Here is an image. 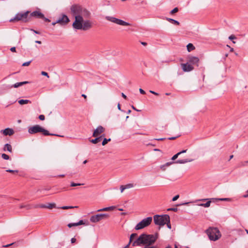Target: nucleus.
<instances>
[{
  "mask_svg": "<svg viewBox=\"0 0 248 248\" xmlns=\"http://www.w3.org/2000/svg\"><path fill=\"white\" fill-rule=\"evenodd\" d=\"M157 237V233H156L155 235L142 233L133 242L132 246L133 247L140 246L141 245H145V246H150L155 242Z\"/></svg>",
  "mask_w": 248,
  "mask_h": 248,
  "instance_id": "obj_1",
  "label": "nucleus"
},
{
  "mask_svg": "<svg viewBox=\"0 0 248 248\" xmlns=\"http://www.w3.org/2000/svg\"><path fill=\"white\" fill-rule=\"evenodd\" d=\"M72 27L75 30L87 31L92 27V22L89 20H84L80 16L75 17V20L73 23Z\"/></svg>",
  "mask_w": 248,
  "mask_h": 248,
  "instance_id": "obj_2",
  "label": "nucleus"
},
{
  "mask_svg": "<svg viewBox=\"0 0 248 248\" xmlns=\"http://www.w3.org/2000/svg\"><path fill=\"white\" fill-rule=\"evenodd\" d=\"M28 132L31 134H33L38 132H42L45 136L55 135L57 136L62 137V136L59 135L53 134L50 133L47 130L43 128L39 125H35L29 128Z\"/></svg>",
  "mask_w": 248,
  "mask_h": 248,
  "instance_id": "obj_3",
  "label": "nucleus"
},
{
  "mask_svg": "<svg viewBox=\"0 0 248 248\" xmlns=\"http://www.w3.org/2000/svg\"><path fill=\"white\" fill-rule=\"evenodd\" d=\"M170 216L168 215L165 214L163 215H155L154 216V221L155 225L159 226L158 230L160 229V227L163 226L166 224L168 219L169 218Z\"/></svg>",
  "mask_w": 248,
  "mask_h": 248,
  "instance_id": "obj_4",
  "label": "nucleus"
},
{
  "mask_svg": "<svg viewBox=\"0 0 248 248\" xmlns=\"http://www.w3.org/2000/svg\"><path fill=\"white\" fill-rule=\"evenodd\" d=\"M206 232L210 240L216 241L221 236L218 229L217 228H209L206 231Z\"/></svg>",
  "mask_w": 248,
  "mask_h": 248,
  "instance_id": "obj_5",
  "label": "nucleus"
},
{
  "mask_svg": "<svg viewBox=\"0 0 248 248\" xmlns=\"http://www.w3.org/2000/svg\"><path fill=\"white\" fill-rule=\"evenodd\" d=\"M152 220L153 218L151 217L144 218L137 224L135 227V229L136 230H139L148 226L151 223Z\"/></svg>",
  "mask_w": 248,
  "mask_h": 248,
  "instance_id": "obj_6",
  "label": "nucleus"
},
{
  "mask_svg": "<svg viewBox=\"0 0 248 248\" xmlns=\"http://www.w3.org/2000/svg\"><path fill=\"white\" fill-rule=\"evenodd\" d=\"M28 11L24 13H18L15 16L14 18L10 20V22L22 21L24 22H26L28 21Z\"/></svg>",
  "mask_w": 248,
  "mask_h": 248,
  "instance_id": "obj_7",
  "label": "nucleus"
},
{
  "mask_svg": "<svg viewBox=\"0 0 248 248\" xmlns=\"http://www.w3.org/2000/svg\"><path fill=\"white\" fill-rule=\"evenodd\" d=\"M105 18L111 22L114 23L115 24H117L118 25H122V26H129L130 25V24L127 22H125L122 19H120L118 18H117L113 16H106Z\"/></svg>",
  "mask_w": 248,
  "mask_h": 248,
  "instance_id": "obj_8",
  "label": "nucleus"
},
{
  "mask_svg": "<svg viewBox=\"0 0 248 248\" xmlns=\"http://www.w3.org/2000/svg\"><path fill=\"white\" fill-rule=\"evenodd\" d=\"M109 215L108 214H100L92 216L90 218V221L92 222L96 223L103 219H106L108 218Z\"/></svg>",
  "mask_w": 248,
  "mask_h": 248,
  "instance_id": "obj_9",
  "label": "nucleus"
},
{
  "mask_svg": "<svg viewBox=\"0 0 248 248\" xmlns=\"http://www.w3.org/2000/svg\"><path fill=\"white\" fill-rule=\"evenodd\" d=\"M83 7L80 5L75 4L71 6L70 10L75 17L77 16H80V14L83 9Z\"/></svg>",
  "mask_w": 248,
  "mask_h": 248,
  "instance_id": "obj_10",
  "label": "nucleus"
},
{
  "mask_svg": "<svg viewBox=\"0 0 248 248\" xmlns=\"http://www.w3.org/2000/svg\"><path fill=\"white\" fill-rule=\"evenodd\" d=\"M55 207V204L52 203H47L46 204H36L34 206V208H48L52 209Z\"/></svg>",
  "mask_w": 248,
  "mask_h": 248,
  "instance_id": "obj_11",
  "label": "nucleus"
},
{
  "mask_svg": "<svg viewBox=\"0 0 248 248\" xmlns=\"http://www.w3.org/2000/svg\"><path fill=\"white\" fill-rule=\"evenodd\" d=\"M181 66L184 72H188L193 70L194 67L188 62L186 63H182Z\"/></svg>",
  "mask_w": 248,
  "mask_h": 248,
  "instance_id": "obj_12",
  "label": "nucleus"
},
{
  "mask_svg": "<svg viewBox=\"0 0 248 248\" xmlns=\"http://www.w3.org/2000/svg\"><path fill=\"white\" fill-rule=\"evenodd\" d=\"M105 131V128L100 125V126H98L94 131L93 133V136L94 137H99V135L102 133L103 132H104Z\"/></svg>",
  "mask_w": 248,
  "mask_h": 248,
  "instance_id": "obj_13",
  "label": "nucleus"
},
{
  "mask_svg": "<svg viewBox=\"0 0 248 248\" xmlns=\"http://www.w3.org/2000/svg\"><path fill=\"white\" fill-rule=\"evenodd\" d=\"M199 62V59L197 57L190 56L188 57V62L191 65H196L197 66H198Z\"/></svg>",
  "mask_w": 248,
  "mask_h": 248,
  "instance_id": "obj_14",
  "label": "nucleus"
},
{
  "mask_svg": "<svg viewBox=\"0 0 248 248\" xmlns=\"http://www.w3.org/2000/svg\"><path fill=\"white\" fill-rule=\"evenodd\" d=\"M0 133L4 136H12L14 134V131L12 128H7L4 130H1Z\"/></svg>",
  "mask_w": 248,
  "mask_h": 248,
  "instance_id": "obj_15",
  "label": "nucleus"
},
{
  "mask_svg": "<svg viewBox=\"0 0 248 248\" xmlns=\"http://www.w3.org/2000/svg\"><path fill=\"white\" fill-rule=\"evenodd\" d=\"M91 13L86 8H83L81 14L80 16H81L83 19L84 18H89L90 16Z\"/></svg>",
  "mask_w": 248,
  "mask_h": 248,
  "instance_id": "obj_16",
  "label": "nucleus"
},
{
  "mask_svg": "<svg viewBox=\"0 0 248 248\" xmlns=\"http://www.w3.org/2000/svg\"><path fill=\"white\" fill-rule=\"evenodd\" d=\"M31 16H34L39 18H44V15L39 11H34L31 13Z\"/></svg>",
  "mask_w": 248,
  "mask_h": 248,
  "instance_id": "obj_17",
  "label": "nucleus"
},
{
  "mask_svg": "<svg viewBox=\"0 0 248 248\" xmlns=\"http://www.w3.org/2000/svg\"><path fill=\"white\" fill-rule=\"evenodd\" d=\"M104 136V135H102L99 137H95L94 139L90 140V141L93 144H96L98 142H100L102 138Z\"/></svg>",
  "mask_w": 248,
  "mask_h": 248,
  "instance_id": "obj_18",
  "label": "nucleus"
},
{
  "mask_svg": "<svg viewBox=\"0 0 248 248\" xmlns=\"http://www.w3.org/2000/svg\"><path fill=\"white\" fill-rule=\"evenodd\" d=\"M85 224L84 221L83 220H80L77 223H69L67 226L69 228H71L73 226H77L78 225H84Z\"/></svg>",
  "mask_w": 248,
  "mask_h": 248,
  "instance_id": "obj_19",
  "label": "nucleus"
},
{
  "mask_svg": "<svg viewBox=\"0 0 248 248\" xmlns=\"http://www.w3.org/2000/svg\"><path fill=\"white\" fill-rule=\"evenodd\" d=\"M193 161V159H178L174 162V163L177 164H185L187 162H190Z\"/></svg>",
  "mask_w": 248,
  "mask_h": 248,
  "instance_id": "obj_20",
  "label": "nucleus"
},
{
  "mask_svg": "<svg viewBox=\"0 0 248 248\" xmlns=\"http://www.w3.org/2000/svg\"><path fill=\"white\" fill-rule=\"evenodd\" d=\"M3 151H8V152L11 153L12 152V146L10 144H8V143L5 144L3 147Z\"/></svg>",
  "mask_w": 248,
  "mask_h": 248,
  "instance_id": "obj_21",
  "label": "nucleus"
},
{
  "mask_svg": "<svg viewBox=\"0 0 248 248\" xmlns=\"http://www.w3.org/2000/svg\"><path fill=\"white\" fill-rule=\"evenodd\" d=\"M115 206H109L108 207H105L103 208L97 210L98 212H101V211H112L115 208Z\"/></svg>",
  "mask_w": 248,
  "mask_h": 248,
  "instance_id": "obj_22",
  "label": "nucleus"
},
{
  "mask_svg": "<svg viewBox=\"0 0 248 248\" xmlns=\"http://www.w3.org/2000/svg\"><path fill=\"white\" fill-rule=\"evenodd\" d=\"M213 202L217 201H231V199L230 198H213L211 199Z\"/></svg>",
  "mask_w": 248,
  "mask_h": 248,
  "instance_id": "obj_23",
  "label": "nucleus"
},
{
  "mask_svg": "<svg viewBox=\"0 0 248 248\" xmlns=\"http://www.w3.org/2000/svg\"><path fill=\"white\" fill-rule=\"evenodd\" d=\"M34 205H30V204H27V205H24V204H21L20 205V208H26V209L27 210H30V209H31L33 208H34Z\"/></svg>",
  "mask_w": 248,
  "mask_h": 248,
  "instance_id": "obj_24",
  "label": "nucleus"
},
{
  "mask_svg": "<svg viewBox=\"0 0 248 248\" xmlns=\"http://www.w3.org/2000/svg\"><path fill=\"white\" fill-rule=\"evenodd\" d=\"M186 47H187V50L188 52H190V51L193 50L194 49H195V46L191 43H189L187 45Z\"/></svg>",
  "mask_w": 248,
  "mask_h": 248,
  "instance_id": "obj_25",
  "label": "nucleus"
},
{
  "mask_svg": "<svg viewBox=\"0 0 248 248\" xmlns=\"http://www.w3.org/2000/svg\"><path fill=\"white\" fill-rule=\"evenodd\" d=\"M211 201H208L205 203H201L199 204V206H203L204 207H209L210 206Z\"/></svg>",
  "mask_w": 248,
  "mask_h": 248,
  "instance_id": "obj_26",
  "label": "nucleus"
},
{
  "mask_svg": "<svg viewBox=\"0 0 248 248\" xmlns=\"http://www.w3.org/2000/svg\"><path fill=\"white\" fill-rule=\"evenodd\" d=\"M18 102L20 105H24L28 104L29 103H31V101L29 100L21 99L18 100Z\"/></svg>",
  "mask_w": 248,
  "mask_h": 248,
  "instance_id": "obj_27",
  "label": "nucleus"
},
{
  "mask_svg": "<svg viewBox=\"0 0 248 248\" xmlns=\"http://www.w3.org/2000/svg\"><path fill=\"white\" fill-rule=\"evenodd\" d=\"M167 20L170 22H171L172 24H176L177 25H179L180 24V23L173 19L170 18H167Z\"/></svg>",
  "mask_w": 248,
  "mask_h": 248,
  "instance_id": "obj_28",
  "label": "nucleus"
},
{
  "mask_svg": "<svg viewBox=\"0 0 248 248\" xmlns=\"http://www.w3.org/2000/svg\"><path fill=\"white\" fill-rule=\"evenodd\" d=\"M174 163V162H169L165 164L164 165H163L160 166V169H162L163 170H164L165 169H163V167H168L170 166V165Z\"/></svg>",
  "mask_w": 248,
  "mask_h": 248,
  "instance_id": "obj_29",
  "label": "nucleus"
},
{
  "mask_svg": "<svg viewBox=\"0 0 248 248\" xmlns=\"http://www.w3.org/2000/svg\"><path fill=\"white\" fill-rule=\"evenodd\" d=\"M49 189L48 188H43L42 189H39L38 190H37V192H40L41 193L46 194V193L45 191L49 190Z\"/></svg>",
  "mask_w": 248,
  "mask_h": 248,
  "instance_id": "obj_30",
  "label": "nucleus"
},
{
  "mask_svg": "<svg viewBox=\"0 0 248 248\" xmlns=\"http://www.w3.org/2000/svg\"><path fill=\"white\" fill-rule=\"evenodd\" d=\"M6 87L7 88V89H11L13 87H14V88H18L19 87V85L18 84V82L15 83V84L13 85H7L6 86Z\"/></svg>",
  "mask_w": 248,
  "mask_h": 248,
  "instance_id": "obj_31",
  "label": "nucleus"
},
{
  "mask_svg": "<svg viewBox=\"0 0 248 248\" xmlns=\"http://www.w3.org/2000/svg\"><path fill=\"white\" fill-rule=\"evenodd\" d=\"M110 140H111V139H110V138H109V139L105 138L102 142V145L104 146L106 144H107L108 141H110Z\"/></svg>",
  "mask_w": 248,
  "mask_h": 248,
  "instance_id": "obj_32",
  "label": "nucleus"
},
{
  "mask_svg": "<svg viewBox=\"0 0 248 248\" xmlns=\"http://www.w3.org/2000/svg\"><path fill=\"white\" fill-rule=\"evenodd\" d=\"M137 236V234L135 233H132L130 236V240H129V244L131 243L132 241V240L136 237Z\"/></svg>",
  "mask_w": 248,
  "mask_h": 248,
  "instance_id": "obj_33",
  "label": "nucleus"
},
{
  "mask_svg": "<svg viewBox=\"0 0 248 248\" xmlns=\"http://www.w3.org/2000/svg\"><path fill=\"white\" fill-rule=\"evenodd\" d=\"M247 163H248V161H246L241 162L239 164V167H241L246 166H247Z\"/></svg>",
  "mask_w": 248,
  "mask_h": 248,
  "instance_id": "obj_34",
  "label": "nucleus"
},
{
  "mask_svg": "<svg viewBox=\"0 0 248 248\" xmlns=\"http://www.w3.org/2000/svg\"><path fill=\"white\" fill-rule=\"evenodd\" d=\"M1 157L3 159L5 160H8L10 158L9 156L5 154H2L1 155Z\"/></svg>",
  "mask_w": 248,
  "mask_h": 248,
  "instance_id": "obj_35",
  "label": "nucleus"
},
{
  "mask_svg": "<svg viewBox=\"0 0 248 248\" xmlns=\"http://www.w3.org/2000/svg\"><path fill=\"white\" fill-rule=\"evenodd\" d=\"M168 220H167V221L166 222V224L167 225V227L170 229L171 227V224H170V217H169V218L168 219Z\"/></svg>",
  "mask_w": 248,
  "mask_h": 248,
  "instance_id": "obj_36",
  "label": "nucleus"
},
{
  "mask_svg": "<svg viewBox=\"0 0 248 248\" xmlns=\"http://www.w3.org/2000/svg\"><path fill=\"white\" fill-rule=\"evenodd\" d=\"M56 23H59L60 24H62V17L59 18V19L57 20V21L53 22L52 25H55Z\"/></svg>",
  "mask_w": 248,
  "mask_h": 248,
  "instance_id": "obj_37",
  "label": "nucleus"
},
{
  "mask_svg": "<svg viewBox=\"0 0 248 248\" xmlns=\"http://www.w3.org/2000/svg\"><path fill=\"white\" fill-rule=\"evenodd\" d=\"M69 21L67 16L63 14V22H68Z\"/></svg>",
  "mask_w": 248,
  "mask_h": 248,
  "instance_id": "obj_38",
  "label": "nucleus"
},
{
  "mask_svg": "<svg viewBox=\"0 0 248 248\" xmlns=\"http://www.w3.org/2000/svg\"><path fill=\"white\" fill-rule=\"evenodd\" d=\"M83 184H80V183H75L74 182H72L70 184L71 186H81L83 185Z\"/></svg>",
  "mask_w": 248,
  "mask_h": 248,
  "instance_id": "obj_39",
  "label": "nucleus"
},
{
  "mask_svg": "<svg viewBox=\"0 0 248 248\" xmlns=\"http://www.w3.org/2000/svg\"><path fill=\"white\" fill-rule=\"evenodd\" d=\"M77 206H63V209H72L74 208H77Z\"/></svg>",
  "mask_w": 248,
  "mask_h": 248,
  "instance_id": "obj_40",
  "label": "nucleus"
},
{
  "mask_svg": "<svg viewBox=\"0 0 248 248\" xmlns=\"http://www.w3.org/2000/svg\"><path fill=\"white\" fill-rule=\"evenodd\" d=\"M178 11V8L177 7H175L170 12V14H174L177 13Z\"/></svg>",
  "mask_w": 248,
  "mask_h": 248,
  "instance_id": "obj_41",
  "label": "nucleus"
},
{
  "mask_svg": "<svg viewBox=\"0 0 248 248\" xmlns=\"http://www.w3.org/2000/svg\"><path fill=\"white\" fill-rule=\"evenodd\" d=\"M236 38V37L234 35H231L229 37V39L232 40V43L234 44L235 43V42L233 41V40L235 39Z\"/></svg>",
  "mask_w": 248,
  "mask_h": 248,
  "instance_id": "obj_42",
  "label": "nucleus"
},
{
  "mask_svg": "<svg viewBox=\"0 0 248 248\" xmlns=\"http://www.w3.org/2000/svg\"><path fill=\"white\" fill-rule=\"evenodd\" d=\"M124 186L126 189H128L133 187L134 186V185L133 184H128L127 185H124Z\"/></svg>",
  "mask_w": 248,
  "mask_h": 248,
  "instance_id": "obj_43",
  "label": "nucleus"
},
{
  "mask_svg": "<svg viewBox=\"0 0 248 248\" xmlns=\"http://www.w3.org/2000/svg\"><path fill=\"white\" fill-rule=\"evenodd\" d=\"M168 211H171L174 212H177L178 211V208L176 207L170 208L167 209Z\"/></svg>",
  "mask_w": 248,
  "mask_h": 248,
  "instance_id": "obj_44",
  "label": "nucleus"
},
{
  "mask_svg": "<svg viewBox=\"0 0 248 248\" xmlns=\"http://www.w3.org/2000/svg\"><path fill=\"white\" fill-rule=\"evenodd\" d=\"M6 171L7 172H11V173H14V172L17 173L18 172V171L17 170H10V169L7 170Z\"/></svg>",
  "mask_w": 248,
  "mask_h": 248,
  "instance_id": "obj_45",
  "label": "nucleus"
},
{
  "mask_svg": "<svg viewBox=\"0 0 248 248\" xmlns=\"http://www.w3.org/2000/svg\"><path fill=\"white\" fill-rule=\"evenodd\" d=\"M28 83H29L28 81H23V82H18V84L19 85V87H20V86H22L23 85L26 84H27Z\"/></svg>",
  "mask_w": 248,
  "mask_h": 248,
  "instance_id": "obj_46",
  "label": "nucleus"
},
{
  "mask_svg": "<svg viewBox=\"0 0 248 248\" xmlns=\"http://www.w3.org/2000/svg\"><path fill=\"white\" fill-rule=\"evenodd\" d=\"M31 61H29V62H25L24 63H23L22 64V66H28L30 65V64L31 63Z\"/></svg>",
  "mask_w": 248,
  "mask_h": 248,
  "instance_id": "obj_47",
  "label": "nucleus"
},
{
  "mask_svg": "<svg viewBox=\"0 0 248 248\" xmlns=\"http://www.w3.org/2000/svg\"><path fill=\"white\" fill-rule=\"evenodd\" d=\"M125 187L124 186V185H122L120 186V190H121V192L122 193L124 189H125Z\"/></svg>",
  "mask_w": 248,
  "mask_h": 248,
  "instance_id": "obj_48",
  "label": "nucleus"
},
{
  "mask_svg": "<svg viewBox=\"0 0 248 248\" xmlns=\"http://www.w3.org/2000/svg\"><path fill=\"white\" fill-rule=\"evenodd\" d=\"M179 198V195H177L176 196H175L172 199V201L173 202H174L175 201H176L178 198Z\"/></svg>",
  "mask_w": 248,
  "mask_h": 248,
  "instance_id": "obj_49",
  "label": "nucleus"
},
{
  "mask_svg": "<svg viewBox=\"0 0 248 248\" xmlns=\"http://www.w3.org/2000/svg\"><path fill=\"white\" fill-rule=\"evenodd\" d=\"M41 74L43 76H45L47 77L48 78H49V76H48V74L46 72H45V71H42L41 72Z\"/></svg>",
  "mask_w": 248,
  "mask_h": 248,
  "instance_id": "obj_50",
  "label": "nucleus"
},
{
  "mask_svg": "<svg viewBox=\"0 0 248 248\" xmlns=\"http://www.w3.org/2000/svg\"><path fill=\"white\" fill-rule=\"evenodd\" d=\"M166 139V138H159V139H154L153 140L162 141V140H165Z\"/></svg>",
  "mask_w": 248,
  "mask_h": 248,
  "instance_id": "obj_51",
  "label": "nucleus"
},
{
  "mask_svg": "<svg viewBox=\"0 0 248 248\" xmlns=\"http://www.w3.org/2000/svg\"><path fill=\"white\" fill-rule=\"evenodd\" d=\"M179 136H176V137H170V138H168L167 139L168 140H173L176 139L177 138L179 137Z\"/></svg>",
  "mask_w": 248,
  "mask_h": 248,
  "instance_id": "obj_52",
  "label": "nucleus"
},
{
  "mask_svg": "<svg viewBox=\"0 0 248 248\" xmlns=\"http://www.w3.org/2000/svg\"><path fill=\"white\" fill-rule=\"evenodd\" d=\"M39 119L42 121L44 120H45V116L44 115H40L39 116Z\"/></svg>",
  "mask_w": 248,
  "mask_h": 248,
  "instance_id": "obj_53",
  "label": "nucleus"
},
{
  "mask_svg": "<svg viewBox=\"0 0 248 248\" xmlns=\"http://www.w3.org/2000/svg\"><path fill=\"white\" fill-rule=\"evenodd\" d=\"M139 91L141 94H145V92L141 88L140 89Z\"/></svg>",
  "mask_w": 248,
  "mask_h": 248,
  "instance_id": "obj_54",
  "label": "nucleus"
},
{
  "mask_svg": "<svg viewBox=\"0 0 248 248\" xmlns=\"http://www.w3.org/2000/svg\"><path fill=\"white\" fill-rule=\"evenodd\" d=\"M178 156L176 154L174 155L171 158L172 160H175L176 158H177Z\"/></svg>",
  "mask_w": 248,
  "mask_h": 248,
  "instance_id": "obj_55",
  "label": "nucleus"
},
{
  "mask_svg": "<svg viewBox=\"0 0 248 248\" xmlns=\"http://www.w3.org/2000/svg\"><path fill=\"white\" fill-rule=\"evenodd\" d=\"M143 248H158L156 247H155V246H152V247H150V246H145Z\"/></svg>",
  "mask_w": 248,
  "mask_h": 248,
  "instance_id": "obj_56",
  "label": "nucleus"
},
{
  "mask_svg": "<svg viewBox=\"0 0 248 248\" xmlns=\"http://www.w3.org/2000/svg\"><path fill=\"white\" fill-rule=\"evenodd\" d=\"M10 50L13 52H16V49L15 47H12L10 48Z\"/></svg>",
  "mask_w": 248,
  "mask_h": 248,
  "instance_id": "obj_57",
  "label": "nucleus"
},
{
  "mask_svg": "<svg viewBox=\"0 0 248 248\" xmlns=\"http://www.w3.org/2000/svg\"><path fill=\"white\" fill-rule=\"evenodd\" d=\"M76 241V239L75 238H72L71 239V242L72 243H75Z\"/></svg>",
  "mask_w": 248,
  "mask_h": 248,
  "instance_id": "obj_58",
  "label": "nucleus"
},
{
  "mask_svg": "<svg viewBox=\"0 0 248 248\" xmlns=\"http://www.w3.org/2000/svg\"><path fill=\"white\" fill-rule=\"evenodd\" d=\"M150 93L155 94V95H158V93L154 92V91H150Z\"/></svg>",
  "mask_w": 248,
  "mask_h": 248,
  "instance_id": "obj_59",
  "label": "nucleus"
},
{
  "mask_svg": "<svg viewBox=\"0 0 248 248\" xmlns=\"http://www.w3.org/2000/svg\"><path fill=\"white\" fill-rule=\"evenodd\" d=\"M121 94L124 98L125 99L127 98V96L123 93H122Z\"/></svg>",
  "mask_w": 248,
  "mask_h": 248,
  "instance_id": "obj_60",
  "label": "nucleus"
},
{
  "mask_svg": "<svg viewBox=\"0 0 248 248\" xmlns=\"http://www.w3.org/2000/svg\"><path fill=\"white\" fill-rule=\"evenodd\" d=\"M188 203V202H185V203L177 204L176 206H180V205H186V204H187Z\"/></svg>",
  "mask_w": 248,
  "mask_h": 248,
  "instance_id": "obj_61",
  "label": "nucleus"
},
{
  "mask_svg": "<svg viewBox=\"0 0 248 248\" xmlns=\"http://www.w3.org/2000/svg\"><path fill=\"white\" fill-rule=\"evenodd\" d=\"M43 19H44L45 20V21H46V22H49L50 20L47 18H46L44 17V18H42Z\"/></svg>",
  "mask_w": 248,
  "mask_h": 248,
  "instance_id": "obj_62",
  "label": "nucleus"
},
{
  "mask_svg": "<svg viewBox=\"0 0 248 248\" xmlns=\"http://www.w3.org/2000/svg\"><path fill=\"white\" fill-rule=\"evenodd\" d=\"M132 108L133 109H134V110H136V111H140V110L137 109V108H136L134 106H132Z\"/></svg>",
  "mask_w": 248,
  "mask_h": 248,
  "instance_id": "obj_63",
  "label": "nucleus"
},
{
  "mask_svg": "<svg viewBox=\"0 0 248 248\" xmlns=\"http://www.w3.org/2000/svg\"><path fill=\"white\" fill-rule=\"evenodd\" d=\"M186 151L187 150H182V151H180V153L182 154H183V153H185L186 152Z\"/></svg>",
  "mask_w": 248,
  "mask_h": 248,
  "instance_id": "obj_64",
  "label": "nucleus"
}]
</instances>
